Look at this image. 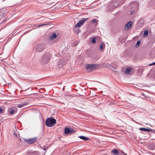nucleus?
Here are the masks:
<instances>
[{"mask_svg": "<svg viewBox=\"0 0 155 155\" xmlns=\"http://www.w3.org/2000/svg\"><path fill=\"white\" fill-rule=\"evenodd\" d=\"M42 149H43L44 150H46L48 149V147L45 146H44V147L42 148Z\"/></svg>", "mask_w": 155, "mask_h": 155, "instance_id": "obj_24", "label": "nucleus"}, {"mask_svg": "<svg viewBox=\"0 0 155 155\" xmlns=\"http://www.w3.org/2000/svg\"><path fill=\"white\" fill-rule=\"evenodd\" d=\"M15 110L14 109H12L10 111V114L11 115H12L15 113Z\"/></svg>", "mask_w": 155, "mask_h": 155, "instance_id": "obj_22", "label": "nucleus"}, {"mask_svg": "<svg viewBox=\"0 0 155 155\" xmlns=\"http://www.w3.org/2000/svg\"><path fill=\"white\" fill-rule=\"evenodd\" d=\"M149 66H151V65H153L152 64V63L151 64H149Z\"/></svg>", "mask_w": 155, "mask_h": 155, "instance_id": "obj_31", "label": "nucleus"}, {"mask_svg": "<svg viewBox=\"0 0 155 155\" xmlns=\"http://www.w3.org/2000/svg\"><path fill=\"white\" fill-rule=\"evenodd\" d=\"M29 155H38V153L37 152H32L30 153Z\"/></svg>", "mask_w": 155, "mask_h": 155, "instance_id": "obj_19", "label": "nucleus"}, {"mask_svg": "<svg viewBox=\"0 0 155 155\" xmlns=\"http://www.w3.org/2000/svg\"><path fill=\"white\" fill-rule=\"evenodd\" d=\"M96 21H97V20H96V19H94L92 20V22L93 23H95L96 22Z\"/></svg>", "mask_w": 155, "mask_h": 155, "instance_id": "obj_26", "label": "nucleus"}, {"mask_svg": "<svg viewBox=\"0 0 155 155\" xmlns=\"http://www.w3.org/2000/svg\"><path fill=\"white\" fill-rule=\"evenodd\" d=\"M118 155H127V154L121 151L119 152Z\"/></svg>", "mask_w": 155, "mask_h": 155, "instance_id": "obj_21", "label": "nucleus"}, {"mask_svg": "<svg viewBox=\"0 0 155 155\" xmlns=\"http://www.w3.org/2000/svg\"><path fill=\"white\" fill-rule=\"evenodd\" d=\"M51 57V54L50 53L45 51L41 57L40 61L43 63L47 64L49 62Z\"/></svg>", "mask_w": 155, "mask_h": 155, "instance_id": "obj_1", "label": "nucleus"}, {"mask_svg": "<svg viewBox=\"0 0 155 155\" xmlns=\"http://www.w3.org/2000/svg\"><path fill=\"white\" fill-rule=\"evenodd\" d=\"M37 141V138L36 137L32 138L29 139L27 140V141L29 144H32L35 143Z\"/></svg>", "mask_w": 155, "mask_h": 155, "instance_id": "obj_8", "label": "nucleus"}, {"mask_svg": "<svg viewBox=\"0 0 155 155\" xmlns=\"http://www.w3.org/2000/svg\"><path fill=\"white\" fill-rule=\"evenodd\" d=\"M78 137L80 138V139L85 140L86 141L88 140H89V138L88 137L83 136H81Z\"/></svg>", "mask_w": 155, "mask_h": 155, "instance_id": "obj_13", "label": "nucleus"}, {"mask_svg": "<svg viewBox=\"0 0 155 155\" xmlns=\"http://www.w3.org/2000/svg\"><path fill=\"white\" fill-rule=\"evenodd\" d=\"M64 131L65 134H74L76 132V131L72 128L67 127L64 129Z\"/></svg>", "mask_w": 155, "mask_h": 155, "instance_id": "obj_4", "label": "nucleus"}, {"mask_svg": "<svg viewBox=\"0 0 155 155\" xmlns=\"http://www.w3.org/2000/svg\"><path fill=\"white\" fill-rule=\"evenodd\" d=\"M50 8V7H48V8H47L45 10H44V11H45V10H47L49 8Z\"/></svg>", "mask_w": 155, "mask_h": 155, "instance_id": "obj_30", "label": "nucleus"}, {"mask_svg": "<svg viewBox=\"0 0 155 155\" xmlns=\"http://www.w3.org/2000/svg\"><path fill=\"white\" fill-rule=\"evenodd\" d=\"M140 43H141V42L140 41H137V42L136 44L135 45L136 47H138L140 45Z\"/></svg>", "mask_w": 155, "mask_h": 155, "instance_id": "obj_18", "label": "nucleus"}, {"mask_svg": "<svg viewBox=\"0 0 155 155\" xmlns=\"http://www.w3.org/2000/svg\"><path fill=\"white\" fill-rule=\"evenodd\" d=\"M67 96H69V95H67Z\"/></svg>", "mask_w": 155, "mask_h": 155, "instance_id": "obj_35", "label": "nucleus"}, {"mask_svg": "<svg viewBox=\"0 0 155 155\" xmlns=\"http://www.w3.org/2000/svg\"><path fill=\"white\" fill-rule=\"evenodd\" d=\"M104 44L103 43H101L100 44V49L101 50H103L104 48Z\"/></svg>", "mask_w": 155, "mask_h": 155, "instance_id": "obj_15", "label": "nucleus"}, {"mask_svg": "<svg viewBox=\"0 0 155 155\" xmlns=\"http://www.w3.org/2000/svg\"><path fill=\"white\" fill-rule=\"evenodd\" d=\"M111 152L114 155H118L119 152L117 149H114L111 151Z\"/></svg>", "mask_w": 155, "mask_h": 155, "instance_id": "obj_10", "label": "nucleus"}, {"mask_svg": "<svg viewBox=\"0 0 155 155\" xmlns=\"http://www.w3.org/2000/svg\"><path fill=\"white\" fill-rule=\"evenodd\" d=\"M56 120L52 117L48 118L46 121V125L48 127H51L54 126L56 123Z\"/></svg>", "mask_w": 155, "mask_h": 155, "instance_id": "obj_2", "label": "nucleus"}, {"mask_svg": "<svg viewBox=\"0 0 155 155\" xmlns=\"http://www.w3.org/2000/svg\"><path fill=\"white\" fill-rule=\"evenodd\" d=\"M63 61H60L59 63L58 64V67L60 68H61L62 67L63 65H65V63H63Z\"/></svg>", "mask_w": 155, "mask_h": 155, "instance_id": "obj_14", "label": "nucleus"}, {"mask_svg": "<svg viewBox=\"0 0 155 155\" xmlns=\"http://www.w3.org/2000/svg\"><path fill=\"white\" fill-rule=\"evenodd\" d=\"M14 136H15V135H16V134H15H15H14Z\"/></svg>", "mask_w": 155, "mask_h": 155, "instance_id": "obj_33", "label": "nucleus"}, {"mask_svg": "<svg viewBox=\"0 0 155 155\" xmlns=\"http://www.w3.org/2000/svg\"><path fill=\"white\" fill-rule=\"evenodd\" d=\"M49 24H41V25H38V27H41V26H44V25H49Z\"/></svg>", "mask_w": 155, "mask_h": 155, "instance_id": "obj_23", "label": "nucleus"}, {"mask_svg": "<svg viewBox=\"0 0 155 155\" xmlns=\"http://www.w3.org/2000/svg\"><path fill=\"white\" fill-rule=\"evenodd\" d=\"M117 3H115L114 4V6L115 7H117Z\"/></svg>", "mask_w": 155, "mask_h": 155, "instance_id": "obj_27", "label": "nucleus"}, {"mask_svg": "<svg viewBox=\"0 0 155 155\" xmlns=\"http://www.w3.org/2000/svg\"><path fill=\"white\" fill-rule=\"evenodd\" d=\"M150 131H151V132H152V133H153L154 134H155V130L150 128Z\"/></svg>", "mask_w": 155, "mask_h": 155, "instance_id": "obj_25", "label": "nucleus"}, {"mask_svg": "<svg viewBox=\"0 0 155 155\" xmlns=\"http://www.w3.org/2000/svg\"><path fill=\"white\" fill-rule=\"evenodd\" d=\"M152 65H155V62L152 63Z\"/></svg>", "mask_w": 155, "mask_h": 155, "instance_id": "obj_29", "label": "nucleus"}, {"mask_svg": "<svg viewBox=\"0 0 155 155\" xmlns=\"http://www.w3.org/2000/svg\"><path fill=\"white\" fill-rule=\"evenodd\" d=\"M57 35L55 33H54L49 37V40H53L56 38Z\"/></svg>", "mask_w": 155, "mask_h": 155, "instance_id": "obj_11", "label": "nucleus"}, {"mask_svg": "<svg viewBox=\"0 0 155 155\" xmlns=\"http://www.w3.org/2000/svg\"><path fill=\"white\" fill-rule=\"evenodd\" d=\"M97 65L94 64H89L86 65V68L87 70L92 71L95 70L97 67Z\"/></svg>", "mask_w": 155, "mask_h": 155, "instance_id": "obj_6", "label": "nucleus"}, {"mask_svg": "<svg viewBox=\"0 0 155 155\" xmlns=\"http://www.w3.org/2000/svg\"><path fill=\"white\" fill-rule=\"evenodd\" d=\"M139 130H140L143 131L147 132H149L150 131V128H139Z\"/></svg>", "mask_w": 155, "mask_h": 155, "instance_id": "obj_12", "label": "nucleus"}, {"mask_svg": "<svg viewBox=\"0 0 155 155\" xmlns=\"http://www.w3.org/2000/svg\"><path fill=\"white\" fill-rule=\"evenodd\" d=\"M88 18H84L79 21L75 25L76 28H79L82 26L86 20L88 19Z\"/></svg>", "mask_w": 155, "mask_h": 155, "instance_id": "obj_5", "label": "nucleus"}, {"mask_svg": "<svg viewBox=\"0 0 155 155\" xmlns=\"http://www.w3.org/2000/svg\"><path fill=\"white\" fill-rule=\"evenodd\" d=\"M132 22L131 21L128 22L125 26V30L127 31L130 29L132 25Z\"/></svg>", "mask_w": 155, "mask_h": 155, "instance_id": "obj_7", "label": "nucleus"}, {"mask_svg": "<svg viewBox=\"0 0 155 155\" xmlns=\"http://www.w3.org/2000/svg\"><path fill=\"white\" fill-rule=\"evenodd\" d=\"M96 42V38L94 37L91 40V42L93 44H94Z\"/></svg>", "mask_w": 155, "mask_h": 155, "instance_id": "obj_20", "label": "nucleus"}, {"mask_svg": "<svg viewBox=\"0 0 155 155\" xmlns=\"http://www.w3.org/2000/svg\"><path fill=\"white\" fill-rule=\"evenodd\" d=\"M26 105V104L25 103H22L21 104H19L18 105V108H21L22 107H24V105Z\"/></svg>", "mask_w": 155, "mask_h": 155, "instance_id": "obj_16", "label": "nucleus"}, {"mask_svg": "<svg viewBox=\"0 0 155 155\" xmlns=\"http://www.w3.org/2000/svg\"><path fill=\"white\" fill-rule=\"evenodd\" d=\"M45 45L43 43L37 44L35 47V51L38 52L42 51L45 50Z\"/></svg>", "mask_w": 155, "mask_h": 155, "instance_id": "obj_3", "label": "nucleus"}, {"mask_svg": "<svg viewBox=\"0 0 155 155\" xmlns=\"http://www.w3.org/2000/svg\"><path fill=\"white\" fill-rule=\"evenodd\" d=\"M148 34V31L147 30L145 31L143 34V36H147Z\"/></svg>", "mask_w": 155, "mask_h": 155, "instance_id": "obj_17", "label": "nucleus"}, {"mask_svg": "<svg viewBox=\"0 0 155 155\" xmlns=\"http://www.w3.org/2000/svg\"><path fill=\"white\" fill-rule=\"evenodd\" d=\"M133 14V12H131L130 14L131 15H132Z\"/></svg>", "mask_w": 155, "mask_h": 155, "instance_id": "obj_32", "label": "nucleus"}, {"mask_svg": "<svg viewBox=\"0 0 155 155\" xmlns=\"http://www.w3.org/2000/svg\"><path fill=\"white\" fill-rule=\"evenodd\" d=\"M14 136H15V135H16V134H15H15H14Z\"/></svg>", "mask_w": 155, "mask_h": 155, "instance_id": "obj_34", "label": "nucleus"}, {"mask_svg": "<svg viewBox=\"0 0 155 155\" xmlns=\"http://www.w3.org/2000/svg\"><path fill=\"white\" fill-rule=\"evenodd\" d=\"M132 69V68L131 67L127 68L124 72V73H125V74H129L130 73Z\"/></svg>", "mask_w": 155, "mask_h": 155, "instance_id": "obj_9", "label": "nucleus"}, {"mask_svg": "<svg viewBox=\"0 0 155 155\" xmlns=\"http://www.w3.org/2000/svg\"><path fill=\"white\" fill-rule=\"evenodd\" d=\"M3 109L2 108H0V114L2 113Z\"/></svg>", "mask_w": 155, "mask_h": 155, "instance_id": "obj_28", "label": "nucleus"}]
</instances>
